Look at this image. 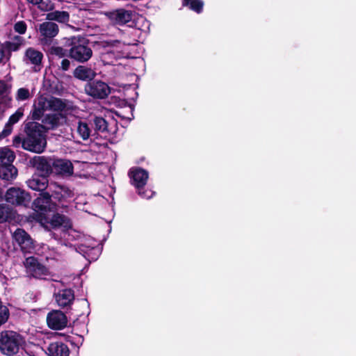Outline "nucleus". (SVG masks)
I'll list each match as a JSON object with an SVG mask.
<instances>
[{
	"label": "nucleus",
	"instance_id": "c9c22d12",
	"mask_svg": "<svg viewBox=\"0 0 356 356\" xmlns=\"http://www.w3.org/2000/svg\"><path fill=\"white\" fill-rule=\"evenodd\" d=\"M27 26L25 22L19 21L14 25V30L19 34H24L26 31Z\"/></svg>",
	"mask_w": 356,
	"mask_h": 356
},
{
	"label": "nucleus",
	"instance_id": "e433bc0d",
	"mask_svg": "<svg viewBox=\"0 0 356 356\" xmlns=\"http://www.w3.org/2000/svg\"><path fill=\"white\" fill-rule=\"evenodd\" d=\"M30 97L29 90L25 88H21L18 89L17 93V100H26L29 99Z\"/></svg>",
	"mask_w": 356,
	"mask_h": 356
},
{
	"label": "nucleus",
	"instance_id": "4c0bfd02",
	"mask_svg": "<svg viewBox=\"0 0 356 356\" xmlns=\"http://www.w3.org/2000/svg\"><path fill=\"white\" fill-rule=\"evenodd\" d=\"M24 141L25 136L21 137L19 135L15 136L13 139V145L16 148L21 147L22 149L26 150V147L24 145Z\"/></svg>",
	"mask_w": 356,
	"mask_h": 356
},
{
	"label": "nucleus",
	"instance_id": "58836bf2",
	"mask_svg": "<svg viewBox=\"0 0 356 356\" xmlns=\"http://www.w3.org/2000/svg\"><path fill=\"white\" fill-rule=\"evenodd\" d=\"M38 8L42 11H49L54 8L53 3H47L44 2L42 0L38 4H37Z\"/></svg>",
	"mask_w": 356,
	"mask_h": 356
},
{
	"label": "nucleus",
	"instance_id": "b1692460",
	"mask_svg": "<svg viewBox=\"0 0 356 356\" xmlns=\"http://www.w3.org/2000/svg\"><path fill=\"white\" fill-rule=\"evenodd\" d=\"M15 159V153L8 146L0 147V167L13 165Z\"/></svg>",
	"mask_w": 356,
	"mask_h": 356
},
{
	"label": "nucleus",
	"instance_id": "c756f323",
	"mask_svg": "<svg viewBox=\"0 0 356 356\" xmlns=\"http://www.w3.org/2000/svg\"><path fill=\"white\" fill-rule=\"evenodd\" d=\"M49 107L54 111H63L66 108L65 102L60 98L51 97L48 102Z\"/></svg>",
	"mask_w": 356,
	"mask_h": 356
},
{
	"label": "nucleus",
	"instance_id": "4be33fe9",
	"mask_svg": "<svg viewBox=\"0 0 356 356\" xmlns=\"http://www.w3.org/2000/svg\"><path fill=\"white\" fill-rule=\"evenodd\" d=\"M73 76L81 81H90L94 79L96 72L91 67L79 65L74 69Z\"/></svg>",
	"mask_w": 356,
	"mask_h": 356
},
{
	"label": "nucleus",
	"instance_id": "a19ab883",
	"mask_svg": "<svg viewBox=\"0 0 356 356\" xmlns=\"http://www.w3.org/2000/svg\"><path fill=\"white\" fill-rule=\"evenodd\" d=\"M7 84L4 81L0 80V96L6 92Z\"/></svg>",
	"mask_w": 356,
	"mask_h": 356
},
{
	"label": "nucleus",
	"instance_id": "412c9836",
	"mask_svg": "<svg viewBox=\"0 0 356 356\" xmlns=\"http://www.w3.org/2000/svg\"><path fill=\"white\" fill-rule=\"evenodd\" d=\"M46 353L49 356H69L70 349L65 343L55 341L49 343Z\"/></svg>",
	"mask_w": 356,
	"mask_h": 356
},
{
	"label": "nucleus",
	"instance_id": "c03bdc74",
	"mask_svg": "<svg viewBox=\"0 0 356 356\" xmlns=\"http://www.w3.org/2000/svg\"><path fill=\"white\" fill-rule=\"evenodd\" d=\"M29 3H32L33 5H37L38 3L42 1V0H27Z\"/></svg>",
	"mask_w": 356,
	"mask_h": 356
},
{
	"label": "nucleus",
	"instance_id": "37998d69",
	"mask_svg": "<svg viewBox=\"0 0 356 356\" xmlns=\"http://www.w3.org/2000/svg\"><path fill=\"white\" fill-rule=\"evenodd\" d=\"M5 57V52L3 49L0 48V63L3 62V59Z\"/></svg>",
	"mask_w": 356,
	"mask_h": 356
},
{
	"label": "nucleus",
	"instance_id": "dca6fc26",
	"mask_svg": "<svg viewBox=\"0 0 356 356\" xmlns=\"http://www.w3.org/2000/svg\"><path fill=\"white\" fill-rule=\"evenodd\" d=\"M74 291L72 289H63L54 293V299L58 307L62 309L71 307L74 300Z\"/></svg>",
	"mask_w": 356,
	"mask_h": 356
},
{
	"label": "nucleus",
	"instance_id": "72a5a7b5",
	"mask_svg": "<svg viewBox=\"0 0 356 356\" xmlns=\"http://www.w3.org/2000/svg\"><path fill=\"white\" fill-rule=\"evenodd\" d=\"M10 316V312L8 308L3 305L1 302L0 303V326L6 323Z\"/></svg>",
	"mask_w": 356,
	"mask_h": 356
},
{
	"label": "nucleus",
	"instance_id": "f03ea898",
	"mask_svg": "<svg viewBox=\"0 0 356 356\" xmlns=\"http://www.w3.org/2000/svg\"><path fill=\"white\" fill-rule=\"evenodd\" d=\"M68 57L79 63H87L93 55L92 42L82 36H72L67 39Z\"/></svg>",
	"mask_w": 356,
	"mask_h": 356
},
{
	"label": "nucleus",
	"instance_id": "6e6552de",
	"mask_svg": "<svg viewBox=\"0 0 356 356\" xmlns=\"http://www.w3.org/2000/svg\"><path fill=\"white\" fill-rule=\"evenodd\" d=\"M33 209L36 213L46 214L47 212H55L57 211L56 202L54 201L49 191L42 192L33 200L32 203Z\"/></svg>",
	"mask_w": 356,
	"mask_h": 356
},
{
	"label": "nucleus",
	"instance_id": "7c9ffc66",
	"mask_svg": "<svg viewBox=\"0 0 356 356\" xmlns=\"http://www.w3.org/2000/svg\"><path fill=\"white\" fill-rule=\"evenodd\" d=\"M17 42L6 41L3 44V48L9 52L17 51L22 44L23 39L21 36H15Z\"/></svg>",
	"mask_w": 356,
	"mask_h": 356
},
{
	"label": "nucleus",
	"instance_id": "39448f33",
	"mask_svg": "<svg viewBox=\"0 0 356 356\" xmlns=\"http://www.w3.org/2000/svg\"><path fill=\"white\" fill-rule=\"evenodd\" d=\"M129 177L131 185L134 186L141 197L149 199L152 197V191L144 189L149 177V173L146 170L140 167L131 168L129 171Z\"/></svg>",
	"mask_w": 356,
	"mask_h": 356
},
{
	"label": "nucleus",
	"instance_id": "ea45409f",
	"mask_svg": "<svg viewBox=\"0 0 356 356\" xmlns=\"http://www.w3.org/2000/svg\"><path fill=\"white\" fill-rule=\"evenodd\" d=\"M71 62L68 58H63V60L60 62V65L59 68L63 71H67L70 67Z\"/></svg>",
	"mask_w": 356,
	"mask_h": 356
},
{
	"label": "nucleus",
	"instance_id": "393cba45",
	"mask_svg": "<svg viewBox=\"0 0 356 356\" xmlns=\"http://www.w3.org/2000/svg\"><path fill=\"white\" fill-rule=\"evenodd\" d=\"M16 212L8 204H0V223L10 222L15 219Z\"/></svg>",
	"mask_w": 356,
	"mask_h": 356
},
{
	"label": "nucleus",
	"instance_id": "a18cd8bd",
	"mask_svg": "<svg viewBox=\"0 0 356 356\" xmlns=\"http://www.w3.org/2000/svg\"><path fill=\"white\" fill-rule=\"evenodd\" d=\"M1 302H2V301H1V299L0 298V303H1Z\"/></svg>",
	"mask_w": 356,
	"mask_h": 356
},
{
	"label": "nucleus",
	"instance_id": "f8f14e48",
	"mask_svg": "<svg viewBox=\"0 0 356 356\" xmlns=\"http://www.w3.org/2000/svg\"><path fill=\"white\" fill-rule=\"evenodd\" d=\"M5 199L11 204L27 207L31 200V196L24 190L12 187L7 190Z\"/></svg>",
	"mask_w": 356,
	"mask_h": 356
},
{
	"label": "nucleus",
	"instance_id": "aec40b11",
	"mask_svg": "<svg viewBox=\"0 0 356 356\" xmlns=\"http://www.w3.org/2000/svg\"><path fill=\"white\" fill-rule=\"evenodd\" d=\"M48 177L40 175H33L32 178L29 179L27 181V184L30 188L33 191L45 192L44 191L48 187Z\"/></svg>",
	"mask_w": 356,
	"mask_h": 356
},
{
	"label": "nucleus",
	"instance_id": "423d86ee",
	"mask_svg": "<svg viewBox=\"0 0 356 356\" xmlns=\"http://www.w3.org/2000/svg\"><path fill=\"white\" fill-rule=\"evenodd\" d=\"M49 192L51 198L56 202L57 209L61 208L66 211L74 195V191L66 185L51 182L49 186Z\"/></svg>",
	"mask_w": 356,
	"mask_h": 356
},
{
	"label": "nucleus",
	"instance_id": "5701e85b",
	"mask_svg": "<svg viewBox=\"0 0 356 356\" xmlns=\"http://www.w3.org/2000/svg\"><path fill=\"white\" fill-rule=\"evenodd\" d=\"M18 175V170L14 165H4L0 167V179L11 183Z\"/></svg>",
	"mask_w": 356,
	"mask_h": 356
},
{
	"label": "nucleus",
	"instance_id": "1a4fd4ad",
	"mask_svg": "<svg viewBox=\"0 0 356 356\" xmlns=\"http://www.w3.org/2000/svg\"><path fill=\"white\" fill-rule=\"evenodd\" d=\"M85 91L94 99H104L111 93V88L102 81L92 79L86 84Z\"/></svg>",
	"mask_w": 356,
	"mask_h": 356
},
{
	"label": "nucleus",
	"instance_id": "79ce46f5",
	"mask_svg": "<svg viewBox=\"0 0 356 356\" xmlns=\"http://www.w3.org/2000/svg\"><path fill=\"white\" fill-rule=\"evenodd\" d=\"M115 102L118 104V106L120 107H124L127 104V102L124 99H121L120 98L115 99Z\"/></svg>",
	"mask_w": 356,
	"mask_h": 356
},
{
	"label": "nucleus",
	"instance_id": "cd10ccee",
	"mask_svg": "<svg viewBox=\"0 0 356 356\" xmlns=\"http://www.w3.org/2000/svg\"><path fill=\"white\" fill-rule=\"evenodd\" d=\"M93 128L97 133L108 134L107 121L102 117H95L93 119Z\"/></svg>",
	"mask_w": 356,
	"mask_h": 356
},
{
	"label": "nucleus",
	"instance_id": "ddd939ff",
	"mask_svg": "<svg viewBox=\"0 0 356 356\" xmlns=\"http://www.w3.org/2000/svg\"><path fill=\"white\" fill-rule=\"evenodd\" d=\"M13 238L24 253H31L34 250L35 241L24 229L17 228L13 234Z\"/></svg>",
	"mask_w": 356,
	"mask_h": 356
},
{
	"label": "nucleus",
	"instance_id": "9d476101",
	"mask_svg": "<svg viewBox=\"0 0 356 356\" xmlns=\"http://www.w3.org/2000/svg\"><path fill=\"white\" fill-rule=\"evenodd\" d=\"M54 156H34L29 161V166L39 175L49 177L53 175L52 161Z\"/></svg>",
	"mask_w": 356,
	"mask_h": 356
},
{
	"label": "nucleus",
	"instance_id": "a211bd4d",
	"mask_svg": "<svg viewBox=\"0 0 356 356\" xmlns=\"http://www.w3.org/2000/svg\"><path fill=\"white\" fill-rule=\"evenodd\" d=\"M39 33L45 40H51L59 31L58 26L53 22H44L39 26Z\"/></svg>",
	"mask_w": 356,
	"mask_h": 356
},
{
	"label": "nucleus",
	"instance_id": "20e7f679",
	"mask_svg": "<svg viewBox=\"0 0 356 356\" xmlns=\"http://www.w3.org/2000/svg\"><path fill=\"white\" fill-rule=\"evenodd\" d=\"M23 338L20 334L13 330L0 332V352L7 356H14L19 350Z\"/></svg>",
	"mask_w": 356,
	"mask_h": 356
},
{
	"label": "nucleus",
	"instance_id": "4468645a",
	"mask_svg": "<svg viewBox=\"0 0 356 356\" xmlns=\"http://www.w3.org/2000/svg\"><path fill=\"white\" fill-rule=\"evenodd\" d=\"M47 324L51 330H60L67 326V318L60 310H52L47 314Z\"/></svg>",
	"mask_w": 356,
	"mask_h": 356
},
{
	"label": "nucleus",
	"instance_id": "2f4dec72",
	"mask_svg": "<svg viewBox=\"0 0 356 356\" xmlns=\"http://www.w3.org/2000/svg\"><path fill=\"white\" fill-rule=\"evenodd\" d=\"M77 133L83 140L88 139L90 136V129L88 124L85 122L79 121L77 126Z\"/></svg>",
	"mask_w": 356,
	"mask_h": 356
},
{
	"label": "nucleus",
	"instance_id": "f257e3e1",
	"mask_svg": "<svg viewBox=\"0 0 356 356\" xmlns=\"http://www.w3.org/2000/svg\"><path fill=\"white\" fill-rule=\"evenodd\" d=\"M23 125L25 133L24 145L26 151L35 154L44 152L47 144L45 126L35 121L25 122Z\"/></svg>",
	"mask_w": 356,
	"mask_h": 356
},
{
	"label": "nucleus",
	"instance_id": "f3484780",
	"mask_svg": "<svg viewBox=\"0 0 356 356\" xmlns=\"http://www.w3.org/2000/svg\"><path fill=\"white\" fill-rule=\"evenodd\" d=\"M43 54L33 47L28 48L24 54V60L26 63L34 65L35 71H40L42 67V61L43 59Z\"/></svg>",
	"mask_w": 356,
	"mask_h": 356
},
{
	"label": "nucleus",
	"instance_id": "2eb2a0df",
	"mask_svg": "<svg viewBox=\"0 0 356 356\" xmlns=\"http://www.w3.org/2000/svg\"><path fill=\"white\" fill-rule=\"evenodd\" d=\"M52 170L53 175L71 176L74 173V165L68 159H60L54 156Z\"/></svg>",
	"mask_w": 356,
	"mask_h": 356
},
{
	"label": "nucleus",
	"instance_id": "bb28decb",
	"mask_svg": "<svg viewBox=\"0 0 356 356\" xmlns=\"http://www.w3.org/2000/svg\"><path fill=\"white\" fill-rule=\"evenodd\" d=\"M47 19L51 21H57L60 23H65L69 21L70 15L67 11L55 10L47 14Z\"/></svg>",
	"mask_w": 356,
	"mask_h": 356
},
{
	"label": "nucleus",
	"instance_id": "c85d7f7f",
	"mask_svg": "<svg viewBox=\"0 0 356 356\" xmlns=\"http://www.w3.org/2000/svg\"><path fill=\"white\" fill-rule=\"evenodd\" d=\"M182 6L199 14L203 10L204 2L202 0H182Z\"/></svg>",
	"mask_w": 356,
	"mask_h": 356
},
{
	"label": "nucleus",
	"instance_id": "9b49d317",
	"mask_svg": "<svg viewBox=\"0 0 356 356\" xmlns=\"http://www.w3.org/2000/svg\"><path fill=\"white\" fill-rule=\"evenodd\" d=\"M24 265L26 273L34 278L42 279L44 276L49 275V268L35 257L31 256L26 258Z\"/></svg>",
	"mask_w": 356,
	"mask_h": 356
},
{
	"label": "nucleus",
	"instance_id": "f704fd0d",
	"mask_svg": "<svg viewBox=\"0 0 356 356\" xmlns=\"http://www.w3.org/2000/svg\"><path fill=\"white\" fill-rule=\"evenodd\" d=\"M44 106L37 107L36 106H33V108L31 112V118L33 120H40L44 115Z\"/></svg>",
	"mask_w": 356,
	"mask_h": 356
},
{
	"label": "nucleus",
	"instance_id": "473e14b6",
	"mask_svg": "<svg viewBox=\"0 0 356 356\" xmlns=\"http://www.w3.org/2000/svg\"><path fill=\"white\" fill-rule=\"evenodd\" d=\"M49 52L51 55L56 56L59 58L68 56V49H65L62 47L52 46L49 49Z\"/></svg>",
	"mask_w": 356,
	"mask_h": 356
},
{
	"label": "nucleus",
	"instance_id": "a878e982",
	"mask_svg": "<svg viewBox=\"0 0 356 356\" xmlns=\"http://www.w3.org/2000/svg\"><path fill=\"white\" fill-rule=\"evenodd\" d=\"M63 118V115L60 113L47 114L42 120V122L47 131L58 127L60 125V120Z\"/></svg>",
	"mask_w": 356,
	"mask_h": 356
},
{
	"label": "nucleus",
	"instance_id": "0eeeda50",
	"mask_svg": "<svg viewBox=\"0 0 356 356\" xmlns=\"http://www.w3.org/2000/svg\"><path fill=\"white\" fill-rule=\"evenodd\" d=\"M105 15L113 25L122 26L131 23L128 25L129 27L136 26L135 19L137 13L134 10L118 8L105 13Z\"/></svg>",
	"mask_w": 356,
	"mask_h": 356
},
{
	"label": "nucleus",
	"instance_id": "7ed1b4c3",
	"mask_svg": "<svg viewBox=\"0 0 356 356\" xmlns=\"http://www.w3.org/2000/svg\"><path fill=\"white\" fill-rule=\"evenodd\" d=\"M34 218L47 231L59 228L67 231L72 228L71 219L68 216L58 212L54 213L51 218L44 213H35Z\"/></svg>",
	"mask_w": 356,
	"mask_h": 356
},
{
	"label": "nucleus",
	"instance_id": "6ab92c4d",
	"mask_svg": "<svg viewBox=\"0 0 356 356\" xmlns=\"http://www.w3.org/2000/svg\"><path fill=\"white\" fill-rule=\"evenodd\" d=\"M24 115V111L22 108H18L13 114H12L3 129L0 133V140L9 136L13 131V126L17 123Z\"/></svg>",
	"mask_w": 356,
	"mask_h": 356
}]
</instances>
